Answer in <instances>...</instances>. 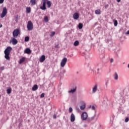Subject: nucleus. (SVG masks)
I'll return each mask as SVG.
<instances>
[{
	"instance_id": "22",
	"label": "nucleus",
	"mask_w": 129,
	"mask_h": 129,
	"mask_svg": "<svg viewBox=\"0 0 129 129\" xmlns=\"http://www.w3.org/2000/svg\"><path fill=\"white\" fill-rule=\"evenodd\" d=\"M26 12L28 14H30V13H31V7L26 8Z\"/></svg>"
},
{
	"instance_id": "27",
	"label": "nucleus",
	"mask_w": 129,
	"mask_h": 129,
	"mask_svg": "<svg viewBox=\"0 0 129 129\" xmlns=\"http://www.w3.org/2000/svg\"><path fill=\"white\" fill-rule=\"evenodd\" d=\"M79 45V41H76L74 42V46H78Z\"/></svg>"
},
{
	"instance_id": "5",
	"label": "nucleus",
	"mask_w": 129,
	"mask_h": 129,
	"mask_svg": "<svg viewBox=\"0 0 129 129\" xmlns=\"http://www.w3.org/2000/svg\"><path fill=\"white\" fill-rule=\"evenodd\" d=\"M7 14H8V10H7L6 7H4L3 8L2 14H1V18H5L7 16Z\"/></svg>"
},
{
	"instance_id": "7",
	"label": "nucleus",
	"mask_w": 129,
	"mask_h": 129,
	"mask_svg": "<svg viewBox=\"0 0 129 129\" xmlns=\"http://www.w3.org/2000/svg\"><path fill=\"white\" fill-rule=\"evenodd\" d=\"M67 62V58L64 57L61 61L60 62V66L61 67H64L65 65H66V63Z\"/></svg>"
},
{
	"instance_id": "15",
	"label": "nucleus",
	"mask_w": 129,
	"mask_h": 129,
	"mask_svg": "<svg viewBox=\"0 0 129 129\" xmlns=\"http://www.w3.org/2000/svg\"><path fill=\"white\" fill-rule=\"evenodd\" d=\"M46 5L47 6V8H50L52 6V3H51V1H47L46 2Z\"/></svg>"
},
{
	"instance_id": "16",
	"label": "nucleus",
	"mask_w": 129,
	"mask_h": 129,
	"mask_svg": "<svg viewBox=\"0 0 129 129\" xmlns=\"http://www.w3.org/2000/svg\"><path fill=\"white\" fill-rule=\"evenodd\" d=\"M36 1L37 0H30V3L31 4V6H35V5L37 4Z\"/></svg>"
},
{
	"instance_id": "2",
	"label": "nucleus",
	"mask_w": 129,
	"mask_h": 129,
	"mask_svg": "<svg viewBox=\"0 0 129 129\" xmlns=\"http://www.w3.org/2000/svg\"><path fill=\"white\" fill-rule=\"evenodd\" d=\"M21 35V30L20 29H16L13 32V38H17L18 36Z\"/></svg>"
},
{
	"instance_id": "21",
	"label": "nucleus",
	"mask_w": 129,
	"mask_h": 129,
	"mask_svg": "<svg viewBox=\"0 0 129 129\" xmlns=\"http://www.w3.org/2000/svg\"><path fill=\"white\" fill-rule=\"evenodd\" d=\"M7 92L8 94H11L12 93V88L9 87L7 90Z\"/></svg>"
},
{
	"instance_id": "35",
	"label": "nucleus",
	"mask_w": 129,
	"mask_h": 129,
	"mask_svg": "<svg viewBox=\"0 0 129 129\" xmlns=\"http://www.w3.org/2000/svg\"><path fill=\"white\" fill-rule=\"evenodd\" d=\"M4 2H5V0H0V4H4Z\"/></svg>"
},
{
	"instance_id": "29",
	"label": "nucleus",
	"mask_w": 129,
	"mask_h": 129,
	"mask_svg": "<svg viewBox=\"0 0 129 129\" xmlns=\"http://www.w3.org/2000/svg\"><path fill=\"white\" fill-rule=\"evenodd\" d=\"M40 97H41V98H43L45 97V93H42L40 95Z\"/></svg>"
},
{
	"instance_id": "6",
	"label": "nucleus",
	"mask_w": 129,
	"mask_h": 129,
	"mask_svg": "<svg viewBox=\"0 0 129 129\" xmlns=\"http://www.w3.org/2000/svg\"><path fill=\"white\" fill-rule=\"evenodd\" d=\"M87 117H88V114H87V112H83L81 115V119L82 120H86V119H87Z\"/></svg>"
},
{
	"instance_id": "23",
	"label": "nucleus",
	"mask_w": 129,
	"mask_h": 129,
	"mask_svg": "<svg viewBox=\"0 0 129 129\" xmlns=\"http://www.w3.org/2000/svg\"><path fill=\"white\" fill-rule=\"evenodd\" d=\"M78 28L80 30H81V29L83 28V24H82V23H79L78 25Z\"/></svg>"
},
{
	"instance_id": "10",
	"label": "nucleus",
	"mask_w": 129,
	"mask_h": 129,
	"mask_svg": "<svg viewBox=\"0 0 129 129\" xmlns=\"http://www.w3.org/2000/svg\"><path fill=\"white\" fill-rule=\"evenodd\" d=\"M12 43L13 45H17L18 44V40H17V39L14 37L12 39Z\"/></svg>"
},
{
	"instance_id": "26",
	"label": "nucleus",
	"mask_w": 129,
	"mask_h": 129,
	"mask_svg": "<svg viewBox=\"0 0 129 129\" xmlns=\"http://www.w3.org/2000/svg\"><path fill=\"white\" fill-rule=\"evenodd\" d=\"M30 40V37L29 36H26L25 38V42H29Z\"/></svg>"
},
{
	"instance_id": "18",
	"label": "nucleus",
	"mask_w": 129,
	"mask_h": 129,
	"mask_svg": "<svg viewBox=\"0 0 129 129\" xmlns=\"http://www.w3.org/2000/svg\"><path fill=\"white\" fill-rule=\"evenodd\" d=\"M113 77L115 80H117L118 79V75H117V73H115L113 75Z\"/></svg>"
},
{
	"instance_id": "24",
	"label": "nucleus",
	"mask_w": 129,
	"mask_h": 129,
	"mask_svg": "<svg viewBox=\"0 0 129 129\" xmlns=\"http://www.w3.org/2000/svg\"><path fill=\"white\" fill-rule=\"evenodd\" d=\"M44 20L45 22H46V23L49 22V19L48 18V16L44 17Z\"/></svg>"
},
{
	"instance_id": "31",
	"label": "nucleus",
	"mask_w": 129,
	"mask_h": 129,
	"mask_svg": "<svg viewBox=\"0 0 129 129\" xmlns=\"http://www.w3.org/2000/svg\"><path fill=\"white\" fill-rule=\"evenodd\" d=\"M72 111H73V109H72V108L70 107L69 108V112H72Z\"/></svg>"
},
{
	"instance_id": "17",
	"label": "nucleus",
	"mask_w": 129,
	"mask_h": 129,
	"mask_svg": "<svg viewBox=\"0 0 129 129\" xmlns=\"http://www.w3.org/2000/svg\"><path fill=\"white\" fill-rule=\"evenodd\" d=\"M26 54H31V49L30 48H26L25 50Z\"/></svg>"
},
{
	"instance_id": "30",
	"label": "nucleus",
	"mask_w": 129,
	"mask_h": 129,
	"mask_svg": "<svg viewBox=\"0 0 129 129\" xmlns=\"http://www.w3.org/2000/svg\"><path fill=\"white\" fill-rule=\"evenodd\" d=\"M55 35V32H52L50 34V37H53Z\"/></svg>"
},
{
	"instance_id": "40",
	"label": "nucleus",
	"mask_w": 129,
	"mask_h": 129,
	"mask_svg": "<svg viewBox=\"0 0 129 129\" xmlns=\"http://www.w3.org/2000/svg\"><path fill=\"white\" fill-rule=\"evenodd\" d=\"M117 3H120V0H117Z\"/></svg>"
},
{
	"instance_id": "13",
	"label": "nucleus",
	"mask_w": 129,
	"mask_h": 129,
	"mask_svg": "<svg viewBox=\"0 0 129 129\" xmlns=\"http://www.w3.org/2000/svg\"><path fill=\"white\" fill-rule=\"evenodd\" d=\"M45 56L44 55H43L41 56V57L40 58V62L41 63L45 61Z\"/></svg>"
},
{
	"instance_id": "33",
	"label": "nucleus",
	"mask_w": 129,
	"mask_h": 129,
	"mask_svg": "<svg viewBox=\"0 0 129 129\" xmlns=\"http://www.w3.org/2000/svg\"><path fill=\"white\" fill-rule=\"evenodd\" d=\"M1 70H5V67H1L0 68Z\"/></svg>"
},
{
	"instance_id": "34",
	"label": "nucleus",
	"mask_w": 129,
	"mask_h": 129,
	"mask_svg": "<svg viewBox=\"0 0 129 129\" xmlns=\"http://www.w3.org/2000/svg\"><path fill=\"white\" fill-rule=\"evenodd\" d=\"M92 110H95V107L94 106H92Z\"/></svg>"
},
{
	"instance_id": "32",
	"label": "nucleus",
	"mask_w": 129,
	"mask_h": 129,
	"mask_svg": "<svg viewBox=\"0 0 129 129\" xmlns=\"http://www.w3.org/2000/svg\"><path fill=\"white\" fill-rule=\"evenodd\" d=\"M129 120L128 117H126L125 119V122H127Z\"/></svg>"
},
{
	"instance_id": "1",
	"label": "nucleus",
	"mask_w": 129,
	"mask_h": 129,
	"mask_svg": "<svg viewBox=\"0 0 129 129\" xmlns=\"http://www.w3.org/2000/svg\"><path fill=\"white\" fill-rule=\"evenodd\" d=\"M12 50H13V48L11 46H8L7 48L4 51L5 53V58L7 60H10V54H11V52H12Z\"/></svg>"
},
{
	"instance_id": "25",
	"label": "nucleus",
	"mask_w": 129,
	"mask_h": 129,
	"mask_svg": "<svg viewBox=\"0 0 129 129\" xmlns=\"http://www.w3.org/2000/svg\"><path fill=\"white\" fill-rule=\"evenodd\" d=\"M100 12H101L100 10H96L95 11V14L96 15H100Z\"/></svg>"
},
{
	"instance_id": "42",
	"label": "nucleus",
	"mask_w": 129,
	"mask_h": 129,
	"mask_svg": "<svg viewBox=\"0 0 129 129\" xmlns=\"http://www.w3.org/2000/svg\"><path fill=\"white\" fill-rule=\"evenodd\" d=\"M53 118H56V116L55 115H53Z\"/></svg>"
},
{
	"instance_id": "9",
	"label": "nucleus",
	"mask_w": 129,
	"mask_h": 129,
	"mask_svg": "<svg viewBox=\"0 0 129 129\" xmlns=\"http://www.w3.org/2000/svg\"><path fill=\"white\" fill-rule=\"evenodd\" d=\"M71 122H74L75 121V115L72 113L71 115Z\"/></svg>"
},
{
	"instance_id": "41",
	"label": "nucleus",
	"mask_w": 129,
	"mask_h": 129,
	"mask_svg": "<svg viewBox=\"0 0 129 129\" xmlns=\"http://www.w3.org/2000/svg\"><path fill=\"white\" fill-rule=\"evenodd\" d=\"M3 27V25H2L1 23H0V28H2Z\"/></svg>"
},
{
	"instance_id": "20",
	"label": "nucleus",
	"mask_w": 129,
	"mask_h": 129,
	"mask_svg": "<svg viewBox=\"0 0 129 129\" xmlns=\"http://www.w3.org/2000/svg\"><path fill=\"white\" fill-rule=\"evenodd\" d=\"M25 60H26L25 57H22L20 59L19 64H22V63H24V61H25Z\"/></svg>"
},
{
	"instance_id": "8",
	"label": "nucleus",
	"mask_w": 129,
	"mask_h": 129,
	"mask_svg": "<svg viewBox=\"0 0 129 129\" xmlns=\"http://www.w3.org/2000/svg\"><path fill=\"white\" fill-rule=\"evenodd\" d=\"M73 18L74 20H78V19H79V14L75 13L73 15Z\"/></svg>"
},
{
	"instance_id": "38",
	"label": "nucleus",
	"mask_w": 129,
	"mask_h": 129,
	"mask_svg": "<svg viewBox=\"0 0 129 129\" xmlns=\"http://www.w3.org/2000/svg\"><path fill=\"white\" fill-rule=\"evenodd\" d=\"M58 45H55L54 47L55 48H58Z\"/></svg>"
},
{
	"instance_id": "3",
	"label": "nucleus",
	"mask_w": 129,
	"mask_h": 129,
	"mask_svg": "<svg viewBox=\"0 0 129 129\" xmlns=\"http://www.w3.org/2000/svg\"><path fill=\"white\" fill-rule=\"evenodd\" d=\"M27 28L28 31H32L34 28V26L33 25V22H32V21H29L28 22Z\"/></svg>"
},
{
	"instance_id": "4",
	"label": "nucleus",
	"mask_w": 129,
	"mask_h": 129,
	"mask_svg": "<svg viewBox=\"0 0 129 129\" xmlns=\"http://www.w3.org/2000/svg\"><path fill=\"white\" fill-rule=\"evenodd\" d=\"M48 2V0H41V4H42V6H41L40 7V9L41 10H42V11H45V10H46V4Z\"/></svg>"
},
{
	"instance_id": "11",
	"label": "nucleus",
	"mask_w": 129,
	"mask_h": 129,
	"mask_svg": "<svg viewBox=\"0 0 129 129\" xmlns=\"http://www.w3.org/2000/svg\"><path fill=\"white\" fill-rule=\"evenodd\" d=\"M85 107H86V104L84 102H83V104L81 105L80 109L81 110H84V109H85Z\"/></svg>"
},
{
	"instance_id": "12",
	"label": "nucleus",
	"mask_w": 129,
	"mask_h": 129,
	"mask_svg": "<svg viewBox=\"0 0 129 129\" xmlns=\"http://www.w3.org/2000/svg\"><path fill=\"white\" fill-rule=\"evenodd\" d=\"M97 90V85H96L94 86V87L92 89L93 93H95Z\"/></svg>"
},
{
	"instance_id": "28",
	"label": "nucleus",
	"mask_w": 129,
	"mask_h": 129,
	"mask_svg": "<svg viewBox=\"0 0 129 129\" xmlns=\"http://www.w3.org/2000/svg\"><path fill=\"white\" fill-rule=\"evenodd\" d=\"M113 22H114V25L115 26V27H116V26H117V24H118L117 20H114Z\"/></svg>"
},
{
	"instance_id": "19",
	"label": "nucleus",
	"mask_w": 129,
	"mask_h": 129,
	"mask_svg": "<svg viewBox=\"0 0 129 129\" xmlns=\"http://www.w3.org/2000/svg\"><path fill=\"white\" fill-rule=\"evenodd\" d=\"M38 89V85H34L32 87V91H36Z\"/></svg>"
},
{
	"instance_id": "44",
	"label": "nucleus",
	"mask_w": 129,
	"mask_h": 129,
	"mask_svg": "<svg viewBox=\"0 0 129 129\" xmlns=\"http://www.w3.org/2000/svg\"><path fill=\"white\" fill-rule=\"evenodd\" d=\"M90 107H90H91V106H90V107Z\"/></svg>"
},
{
	"instance_id": "37",
	"label": "nucleus",
	"mask_w": 129,
	"mask_h": 129,
	"mask_svg": "<svg viewBox=\"0 0 129 129\" xmlns=\"http://www.w3.org/2000/svg\"><path fill=\"white\" fill-rule=\"evenodd\" d=\"M105 9H106L107 8H108V5H105Z\"/></svg>"
},
{
	"instance_id": "14",
	"label": "nucleus",
	"mask_w": 129,
	"mask_h": 129,
	"mask_svg": "<svg viewBox=\"0 0 129 129\" xmlns=\"http://www.w3.org/2000/svg\"><path fill=\"white\" fill-rule=\"evenodd\" d=\"M76 89H77V88L76 87L74 89L69 90V93H74V92H76Z\"/></svg>"
},
{
	"instance_id": "36",
	"label": "nucleus",
	"mask_w": 129,
	"mask_h": 129,
	"mask_svg": "<svg viewBox=\"0 0 129 129\" xmlns=\"http://www.w3.org/2000/svg\"><path fill=\"white\" fill-rule=\"evenodd\" d=\"M112 62H113V58H111L110 60V62L112 63Z\"/></svg>"
},
{
	"instance_id": "39",
	"label": "nucleus",
	"mask_w": 129,
	"mask_h": 129,
	"mask_svg": "<svg viewBox=\"0 0 129 129\" xmlns=\"http://www.w3.org/2000/svg\"><path fill=\"white\" fill-rule=\"evenodd\" d=\"M127 35H129V30L126 32Z\"/></svg>"
},
{
	"instance_id": "43",
	"label": "nucleus",
	"mask_w": 129,
	"mask_h": 129,
	"mask_svg": "<svg viewBox=\"0 0 129 129\" xmlns=\"http://www.w3.org/2000/svg\"><path fill=\"white\" fill-rule=\"evenodd\" d=\"M97 71H99V69H97Z\"/></svg>"
}]
</instances>
